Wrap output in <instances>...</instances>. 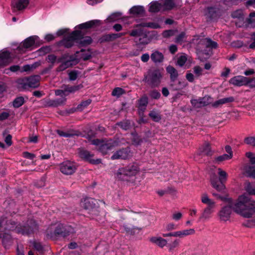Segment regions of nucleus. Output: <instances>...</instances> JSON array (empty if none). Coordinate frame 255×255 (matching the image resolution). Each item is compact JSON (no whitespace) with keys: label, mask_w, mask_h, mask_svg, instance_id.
Here are the masks:
<instances>
[{"label":"nucleus","mask_w":255,"mask_h":255,"mask_svg":"<svg viewBox=\"0 0 255 255\" xmlns=\"http://www.w3.org/2000/svg\"><path fill=\"white\" fill-rule=\"evenodd\" d=\"M218 213V216L221 221H229L231 217L232 209L237 214L247 218L255 217V201L251 200L249 197L245 194L239 196L236 202L227 203Z\"/></svg>","instance_id":"obj_1"},{"label":"nucleus","mask_w":255,"mask_h":255,"mask_svg":"<svg viewBox=\"0 0 255 255\" xmlns=\"http://www.w3.org/2000/svg\"><path fill=\"white\" fill-rule=\"evenodd\" d=\"M46 60L51 64L50 68H52L55 63H61L56 69L57 72L64 71L76 62L73 56L67 54H64L59 57H57L54 54H49L46 57Z\"/></svg>","instance_id":"obj_2"},{"label":"nucleus","mask_w":255,"mask_h":255,"mask_svg":"<svg viewBox=\"0 0 255 255\" xmlns=\"http://www.w3.org/2000/svg\"><path fill=\"white\" fill-rule=\"evenodd\" d=\"M40 77L35 75L29 77L18 79L16 81L18 88L20 90L27 89L29 88H36L39 85Z\"/></svg>","instance_id":"obj_3"},{"label":"nucleus","mask_w":255,"mask_h":255,"mask_svg":"<svg viewBox=\"0 0 255 255\" xmlns=\"http://www.w3.org/2000/svg\"><path fill=\"white\" fill-rule=\"evenodd\" d=\"M139 168L136 164L129 165L126 167L119 169L118 177L122 180H128V177L136 175L139 172Z\"/></svg>","instance_id":"obj_4"},{"label":"nucleus","mask_w":255,"mask_h":255,"mask_svg":"<svg viewBox=\"0 0 255 255\" xmlns=\"http://www.w3.org/2000/svg\"><path fill=\"white\" fill-rule=\"evenodd\" d=\"M97 201L91 198L84 199L81 203V205L88 213L91 215L92 218H94L99 214V211L96 206Z\"/></svg>","instance_id":"obj_5"},{"label":"nucleus","mask_w":255,"mask_h":255,"mask_svg":"<svg viewBox=\"0 0 255 255\" xmlns=\"http://www.w3.org/2000/svg\"><path fill=\"white\" fill-rule=\"evenodd\" d=\"M69 227H65L63 225L57 223L51 225L46 231L47 236L49 238H53L57 235H61L66 236L67 233L66 231L69 230Z\"/></svg>","instance_id":"obj_6"},{"label":"nucleus","mask_w":255,"mask_h":255,"mask_svg":"<svg viewBox=\"0 0 255 255\" xmlns=\"http://www.w3.org/2000/svg\"><path fill=\"white\" fill-rule=\"evenodd\" d=\"M218 171L220 182L217 180L216 178L213 177L211 180V184L212 186L217 191L224 192L225 190V186L223 184V182L227 179V173L221 168H218Z\"/></svg>","instance_id":"obj_7"},{"label":"nucleus","mask_w":255,"mask_h":255,"mask_svg":"<svg viewBox=\"0 0 255 255\" xmlns=\"http://www.w3.org/2000/svg\"><path fill=\"white\" fill-rule=\"evenodd\" d=\"M92 143L99 146V150L103 154H106L109 150L112 149L116 144L115 141L110 140L107 141H101L99 139H94Z\"/></svg>","instance_id":"obj_8"},{"label":"nucleus","mask_w":255,"mask_h":255,"mask_svg":"<svg viewBox=\"0 0 255 255\" xmlns=\"http://www.w3.org/2000/svg\"><path fill=\"white\" fill-rule=\"evenodd\" d=\"M81 36V31L75 30L67 38L62 41V43L66 47H71L75 42H77Z\"/></svg>","instance_id":"obj_9"},{"label":"nucleus","mask_w":255,"mask_h":255,"mask_svg":"<svg viewBox=\"0 0 255 255\" xmlns=\"http://www.w3.org/2000/svg\"><path fill=\"white\" fill-rule=\"evenodd\" d=\"M77 169L75 163L69 161H66L61 164L60 171L66 175H71L74 173Z\"/></svg>","instance_id":"obj_10"},{"label":"nucleus","mask_w":255,"mask_h":255,"mask_svg":"<svg viewBox=\"0 0 255 255\" xmlns=\"http://www.w3.org/2000/svg\"><path fill=\"white\" fill-rule=\"evenodd\" d=\"M14 58V57L10 52L2 50L0 51V67L5 66L11 63Z\"/></svg>","instance_id":"obj_11"},{"label":"nucleus","mask_w":255,"mask_h":255,"mask_svg":"<svg viewBox=\"0 0 255 255\" xmlns=\"http://www.w3.org/2000/svg\"><path fill=\"white\" fill-rule=\"evenodd\" d=\"M149 80L153 86H158L160 83L162 78V73L159 70H155L149 73Z\"/></svg>","instance_id":"obj_12"},{"label":"nucleus","mask_w":255,"mask_h":255,"mask_svg":"<svg viewBox=\"0 0 255 255\" xmlns=\"http://www.w3.org/2000/svg\"><path fill=\"white\" fill-rule=\"evenodd\" d=\"M229 83L236 86H245L248 85L249 78L242 76H236L232 78Z\"/></svg>","instance_id":"obj_13"},{"label":"nucleus","mask_w":255,"mask_h":255,"mask_svg":"<svg viewBox=\"0 0 255 255\" xmlns=\"http://www.w3.org/2000/svg\"><path fill=\"white\" fill-rule=\"evenodd\" d=\"M79 155L81 158L89 161L92 164H98L101 162V160L100 159H92L93 155L91 154L87 150H80L79 152Z\"/></svg>","instance_id":"obj_14"},{"label":"nucleus","mask_w":255,"mask_h":255,"mask_svg":"<svg viewBox=\"0 0 255 255\" xmlns=\"http://www.w3.org/2000/svg\"><path fill=\"white\" fill-rule=\"evenodd\" d=\"M242 171L244 175L255 179V163L251 162L245 165Z\"/></svg>","instance_id":"obj_15"},{"label":"nucleus","mask_w":255,"mask_h":255,"mask_svg":"<svg viewBox=\"0 0 255 255\" xmlns=\"http://www.w3.org/2000/svg\"><path fill=\"white\" fill-rule=\"evenodd\" d=\"M192 63V59L191 57H188V56L184 53H182L177 57V65L180 67H182L186 63V66L189 68Z\"/></svg>","instance_id":"obj_16"},{"label":"nucleus","mask_w":255,"mask_h":255,"mask_svg":"<svg viewBox=\"0 0 255 255\" xmlns=\"http://www.w3.org/2000/svg\"><path fill=\"white\" fill-rule=\"evenodd\" d=\"M148 104V98L146 96H143L138 100V114L141 118L140 121L143 123H145L143 119V113L145 110L147 105Z\"/></svg>","instance_id":"obj_17"},{"label":"nucleus","mask_w":255,"mask_h":255,"mask_svg":"<svg viewBox=\"0 0 255 255\" xmlns=\"http://www.w3.org/2000/svg\"><path fill=\"white\" fill-rule=\"evenodd\" d=\"M201 202L206 205V208L215 209L216 206V202L210 198L206 193H204L201 195Z\"/></svg>","instance_id":"obj_18"},{"label":"nucleus","mask_w":255,"mask_h":255,"mask_svg":"<svg viewBox=\"0 0 255 255\" xmlns=\"http://www.w3.org/2000/svg\"><path fill=\"white\" fill-rule=\"evenodd\" d=\"M29 2V0H13L11 4L14 10H21L25 9Z\"/></svg>","instance_id":"obj_19"},{"label":"nucleus","mask_w":255,"mask_h":255,"mask_svg":"<svg viewBox=\"0 0 255 255\" xmlns=\"http://www.w3.org/2000/svg\"><path fill=\"white\" fill-rule=\"evenodd\" d=\"M225 150L227 152V153L224 154L222 155L219 156L217 157H216L215 160L217 162H220L223 161L228 160L231 159L233 157V152L230 146H226Z\"/></svg>","instance_id":"obj_20"},{"label":"nucleus","mask_w":255,"mask_h":255,"mask_svg":"<svg viewBox=\"0 0 255 255\" xmlns=\"http://www.w3.org/2000/svg\"><path fill=\"white\" fill-rule=\"evenodd\" d=\"M130 151L128 149H123L115 153L111 157L112 159H126L130 156Z\"/></svg>","instance_id":"obj_21"},{"label":"nucleus","mask_w":255,"mask_h":255,"mask_svg":"<svg viewBox=\"0 0 255 255\" xmlns=\"http://www.w3.org/2000/svg\"><path fill=\"white\" fill-rule=\"evenodd\" d=\"M187 86V84L182 81H177L175 79L171 80L170 84V88L174 91H177L181 90Z\"/></svg>","instance_id":"obj_22"},{"label":"nucleus","mask_w":255,"mask_h":255,"mask_svg":"<svg viewBox=\"0 0 255 255\" xmlns=\"http://www.w3.org/2000/svg\"><path fill=\"white\" fill-rule=\"evenodd\" d=\"M149 241L160 248H163L167 245V241L160 237H152Z\"/></svg>","instance_id":"obj_23"},{"label":"nucleus","mask_w":255,"mask_h":255,"mask_svg":"<svg viewBox=\"0 0 255 255\" xmlns=\"http://www.w3.org/2000/svg\"><path fill=\"white\" fill-rule=\"evenodd\" d=\"M192 105L196 108H201L207 105L209 102L207 101L206 98L202 99H194L191 101Z\"/></svg>","instance_id":"obj_24"},{"label":"nucleus","mask_w":255,"mask_h":255,"mask_svg":"<svg viewBox=\"0 0 255 255\" xmlns=\"http://www.w3.org/2000/svg\"><path fill=\"white\" fill-rule=\"evenodd\" d=\"M215 209L205 208L200 217V220L206 221L211 217L212 214L214 212Z\"/></svg>","instance_id":"obj_25"},{"label":"nucleus","mask_w":255,"mask_h":255,"mask_svg":"<svg viewBox=\"0 0 255 255\" xmlns=\"http://www.w3.org/2000/svg\"><path fill=\"white\" fill-rule=\"evenodd\" d=\"M9 229L10 230H15L17 233L22 234H29L33 232V229L29 226H23L22 229H21V227L18 226H16L15 229L12 227H9Z\"/></svg>","instance_id":"obj_26"},{"label":"nucleus","mask_w":255,"mask_h":255,"mask_svg":"<svg viewBox=\"0 0 255 255\" xmlns=\"http://www.w3.org/2000/svg\"><path fill=\"white\" fill-rule=\"evenodd\" d=\"M175 237H179L180 238H184V237L193 235L195 233V230L193 229H190L187 230H183L176 231Z\"/></svg>","instance_id":"obj_27"},{"label":"nucleus","mask_w":255,"mask_h":255,"mask_svg":"<svg viewBox=\"0 0 255 255\" xmlns=\"http://www.w3.org/2000/svg\"><path fill=\"white\" fill-rule=\"evenodd\" d=\"M162 10H170L175 6L173 0H161Z\"/></svg>","instance_id":"obj_28"},{"label":"nucleus","mask_w":255,"mask_h":255,"mask_svg":"<svg viewBox=\"0 0 255 255\" xmlns=\"http://www.w3.org/2000/svg\"><path fill=\"white\" fill-rule=\"evenodd\" d=\"M100 23V21L99 20H93L85 23L79 24L77 27L81 29H87L93 27L95 25L99 24Z\"/></svg>","instance_id":"obj_29"},{"label":"nucleus","mask_w":255,"mask_h":255,"mask_svg":"<svg viewBox=\"0 0 255 255\" xmlns=\"http://www.w3.org/2000/svg\"><path fill=\"white\" fill-rule=\"evenodd\" d=\"M162 10L161 3L158 1H153L149 4V11L151 12H156Z\"/></svg>","instance_id":"obj_30"},{"label":"nucleus","mask_w":255,"mask_h":255,"mask_svg":"<svg viewBox=\"0 0 255 255\" xmlns=\"http://www.w3.org/2000/svg\"><path fill=\"white\" fill-rule=\"evenodd\" d=\"M151 59L155 63L161 62L163 59V55L161 52L156 51L151 54Z\"/></svg>","instance_id":"obj_31"},{"label":"nucleus","mask_w":255,"mask_h":255,"mask_svg":"<svg viewBox=\"0 0 255 255\" xmlns=\"http://www.w3.org/2000/svg\"><path fill=\"white\" fill-rule=\"evenodd\" d=\"M129 12L134 15H142L144 13V10L143 6H134L129 9Z\"/></svg>","instance_id":"obj_32"},{"label":"nucleus","mask_w":255,"mask_h":255,"mask_svg":"<svg viewBox=\"0 0 255 255\" xmlns=\"http://www.w3.org/2000/svg\"><path fill=\"white\" fill-rule=\"evenodd\" d=\"M234 101V98L232 97H230L228 98H225L221 99H220L217 101H216L213 104V106L215 107H217L218 106L220 105H223L224 104H226L227 103H231Z\"/></svg>","instance_id":"obj_33"},{"label":"nucleus","mask_w":255,"mask_h":255,"mask_svg":"<svg viewBox=\"0 0 255 255\" xmlns=\"http://www.w3.org/2000/svg\"><path fill=\"white\" fill-rule=\"evenodd\" d=\"M166 71L170 75L171 80L176 79L178 77L177 70L172 66H169L166 68Z\"/></svg>","instance_id":"obj_34"},{"label":"nucleus","mask_w":255,"mask_h":255,"mask_svg":"<svg viewBox=\"0 0 255 255\" xmlns=\"http://www.w3.org/2000/svg\"><path fill=\"white\" fill-rule=\"evenodd\" d=\"M35 39L34 37L31 36L26 39L23 42V46L26 48H30L34 45Z\"/></svg>","instance_id":"obj_35"},{"label":"nucleus","mask_w":255,"mask_h":255,"mask_svg":"<svg viewBox=\"0 0 255 255\" xmlns=\"http://www.w3.org/2000/svg\"><path fill=\"white\" fill-rule=\"evenodd\" d=\"M75 91V88L72 87H66L64 91L61 90H57L55 91V94L57 96H61L66 95L65 93L66 92H72Z\"/></svg>","instance_id":"obj_36"},{"label":"nucleus","mask_w":255,"mask_h":255,"mask_svg":"<svg viewBox=\"0 0 255 255\" xmlns=\"http://www.w3.org/2000/svg\"><path fill=\"white\" fill-rule=\"evenodd\" d=\"M202 43L205 45L207 47L209 48H215L217 46V43L214 41H212L210 39H204L202 41Z\"/></svg>","instance_id":"obj_37"},{"label":"nucleus","mask_w":255,"mask_h":255,"mask_svg":"<svg viewBox=\"0 0 255 255\" xmlns=\"http://www.w3.org/2000/svg\"><path fill=\"white\" fill-rule=\"evenodd\" d=\"M149 116L156 122H159L161 120V117L159 113L154 110H153L149 113Z\"/></svg>","instance_id":"obj_38"},{"label":"nucleus","mask_w":255,"mask_h":255,"mask_svg":"<svg viewBox=\"0 0 255 255\" xmlns=\"http://www.w3.org/2000/svg\"><path fill=\"white\" fill-rule=\"evenodd\" d=\"M200 151L202 153L204 154L210 155L211 151L209 143L208 142L205 143L203 146L200 148Z\"/></svg>","instance_id":"obj_39"},{"label":"nucleus","mask_w":255,"mask_h":255,"mask_svg":"<svg viewBox=\"0 0 255 255\" xmlns=\"http://www.w3.org/2000/svg\"><path fill=\"white\" fill-rule=\"evenodd\" d=\"M82 35L83 33L81 31V37L79 39V40H80V43L83 45H86L90 44L92 42L91 38L89 36L82 37Z\"/></svg>","instance_id":"obj_40"},{"label":"nucleus","mask_w":255,"mask_h":255,"mask_svg":"<svg viewBox=\"0 0 255 255\" xmlns=\"http://www.w3.org/2000/svg\"><path fill=\"white\" fill-rule=\"evenodd\" d=\"M245 188L246 191L249 194L255 195V186L254 187L250 183H248L246 184Z\"/></svg>","instance_id":"obj_41"},{"label":"nucleus","mask_w":255,"mask_h":255,"mask_svg":"<svg viewBox=\"0 0 255 255\" xmlns=\"http://www.w3.org/2000/svg\"><path fill=\"white\" fill-rule=\"evenodd\" d=\"M24 103V99L22 97L16 98L13 102V105L15 108H19Z\"/></svg>","instance_id":"obj_42"},{"label":"nucleus","mask_w":255,"mask_h":255,"mask_svg":"<svg viewBox=\"0 0 255 255\" xmlns=\"http://www.w3.org/2000/svg\"><path fill=\"white\" fill-rule=\"evenodd\" d=\"M40 65V62H36L31 65H26L23 66L22 71H28L32 69H35Z\"/></svg>","instance_id":"obj_43"},{"label":"nucleus","mask_w":255,"mask_h":255,"mask_svg":"<svg viewBox=\"0 0 255 255\" xmlns=\"http://www.w3.org/2000/svg\"><path fill=\"white\" fill-rule=\"evenodd\" d=\"M125 93L124 90L120 87L115 88L112 93L113 96H116L117 97H120Z\"/></svg>","instance_id":"obj_44"},{"label":"nucleus","mask_w":255,"mask_h":255,"mask_svg":"<svg viewBox=\"0 0 255 255\" xmlns=\"http://www.w3.org/2000/svg\"><path fill=\"white\" fill-rule=\"evenodd\" d=\"M91 103V100H87L86 101L81 102L77 107V109L80 111H82L89 106Z\"/></svg>","instance_id":"obj_45"},{"label":"nucleus","mask_w":255,"mask_h":255,"mask_svg":"<svg viewBox=\"0 0 255 255\" xmlns=\"http://www.w3.org/2000/svg\"><path fill=\"white\" fill-rule=\"evenodd\" d=\"M143 27H148L151 28H158L160 27L159 24L156 22H151L142 24Z\"/></svg>","instance_id":"obj_46"},{"label":"nucleus","mask_w":255,"mask_h":255,"mask_svg":"<svg viewBox=\"0 0 255 255\" xmlns=\"http://www.w3.org/2000/svg\"><path fill=\"white\" fill-rule=\"evenodd\" d=\"M125 33H119V34H109L106 36H105V40H111L113 39H116L117 38H119L123 35H124Z\"/></svg>","instance_id":"obj_47"},{"label":"nucleus","mask_w":255,"mask_h":255,"mask_svg":"<svg viewBox=\"0 0 255 255\" xmlns=\"http://www.w3.org/2000/svg\"><path fill=\"white\" fill-rule=\"evenodd\" d=\"M121 16V13L120 12L114 13L109 17L108 20L109 21H114L119 19L120 18Z\"/></svg>","instance_id":"obj_48"},{"label":"nucleus","mask_w":255,"mask_h":255,"mask_svg":"<svg viewBox=\"0 0 255 255\" xmlns=\"http://www.w3.org/2000/svg\"><path fill=\"white\" fill-rule=\"evenodd\" d=\"M142 34V30L140 27L135 28L132 30L130 35L132 36H138Z\"/></svg>","instance_id":"obj_49"},{"label":"nucleus","mask_w":255,"mask_h":255,"mask_svg":"<svg viewBox=\"0 0 255 255\" xmlns=\"http://www.w3.org/2000/svg\"><path fill=\"white\" fill-rule=\"evenodd\" d=\"M179 244V241L177 239L174 240L173 242L168 245V247L169 250H172L173 249L177 247Z\"/></svg>","instance_id":"obj_50"},{"label":"nucleus","mask_w":255,"mask_h":255,"mask_svg":"<svg viewBox=\"0 0 255 255\" xmlns=\"http://www.w3.org/2000/svg\"><path fill=\"white\" fill-rule=\"evenodd\" d=\"M57 133L61 136L64 137H70L75 135L74 133L69 132H64L62 130H57Z\"/></svg>","instance_id":"obj_51"},{"label":"nucleus","mask_w":255,"mask_h":255,"mask_svg":"<svg viewBox=\"0 0 255 255\" xmlns=\"http://www.w3.org/2000/svg\"><path fill=\"white\" fill-rule=\"evenodd\" d=\"M213 195L215 197H216L217 198L220 199L222 201H225L227 203H232V199L229 197H223L217 194L213 193Z\"/></svg>","instance_id":"obj_52"},{"label":"nucleus","mask_w":255,"mask_h":255,"mask_svg":"<svg viewBox=\"0 0 255 255\" xmlns=\"http://www.w3.org/2000/svg\"><path fill=\"white\" fill-rule=\"evenodd\" d=\"M81 52H82L81 58L84 60H88L91 57V53L89 51L85 52L84 51L81 50Z\"/></svg>","instance_id":"obj_53"},{"label":"nucleus","mask_w":255,"mask_h":255,"mask_svg":"<svg viewBox=\"0 0 255 255\" xmlns=\"http://www.w3.org/2000/svg\"><path fill=\"white\" fill-rule=\"evenodd\" d=\"M193 71L195 75L199 77L202 75V69L199 66H196L193 68Z\"/></svg>","instance_id":"obj_54"},{"label":"nucleus","mask_w":255,"mask_h":255,"mask_svg":"<svg viewBox=\"0 0 255 255\" xmlns=\"http://www.w3.org/2000/svg\"><path fill=\"white\" fill-rule=\"evenodd\" d=\"M32 247L37 251L42 252L43 248L39 243L34 241L32 243Z\"/></svg>","instance_id":"obj_55"},{"label":"nucleus","mask_w":255,"mask_h":255,"mask_svg":"<svg viewBox=\"0 0 255 255\" xmlns=\"http://www.w3.org/2000/svg\"><path fill=\"white\" fill-rule=\"evenodd\" d=\"M185 38V34L184 33L182 32L179 34L176 38L175 42L177 43H181L183 41Z\"/></svg>","instance_id":"obj_56"},{"label":"nucleus","mask_w":255,"mask_h":255,"mask_svg":"<svg viewBox=\"0 0 255 255\" xmlns=\"http://www.w3.org/2000/svg\"><path fill=\"white\" fill-rule=\"evenodd\" d=\"M255 141V137H248L245 138V142L248 144L252 145H254Z\"/></svg>","instance_id":"obj_57"},{"label":"nucleus","mask_w":255,"mask_h":255,"mask_svg":"<svg viewBox=\"0 0 255 255\" xmlns=\"http://www.w3.org/2000/svg\"><path fill=\"white\" fill-rule=\"evenodd\" d=\"M182 217V214L180 212L174 213L172 215V219L175 221L179 220L180 219H181Z\"/></svg>","instance_id":"obj_58"},{"label":"nucleus","mask_w":255,"mask_h":255,"mask_svg":"<svg viewBox=\"0 0 255 255\" xmlns=\"http://www.w3.org/2000/svg\"><path fill=\"white\" fill-rule=\"evenodd\" d=\"M150 96L151 98L155 99H159L160 97V94L157 91L153 90L151 92Z\"/></svg>","instance_id":"obj_59"},{"label":"nucleus","mask_w":255,"mask_h":255,"mask_svg":"<svg viewBox=\"0 0 255 255\" xmlns=\"http://www.w3.org/2000/svg\"><path fill=\"white\" fill-rule=\"evenodd\" d=\"M177 226L173 223H169L166 226V230L168 231L176 230Z\"/></svg>","instance_id":"obj_60"},{"label":"nucleus","mask_w":255,"mask_h":255,"mask_svg":"<svg viewBox=\"0 0 255 255\" xmlns=\"http://www.w3.org/2000/svg\"><path fill=\"white\" fill-rule=\"evenodd\" d=\"M9 116V113L7 112H3L0 114V121L6 120Z\"/></svg>","instance_id":"obj_61"},{"label":"nucleus","mask_w":255,"mask_h":255,"mask_svg":"<svg viewBox=\"0 0 255 255\" xmlns=\"http://www.w3.org/2000/svg\"><path fill=\"white\" fill-rule=\"evenodd\" d=\"M186 79L190 82H193L194 80V76L191 73H187L186 75Z\"/></svg>","instance_id":"obj_62"},{"label":"nucleus","mask_w":255,"mask_h":255,"mask_svg":"<svg viewBox=\"0 0 255 255\" xmlns=\"http://www.w3.org/2000/svg\"><path fill=\"white\" fill-rule=\"evenodd\" d=\"M246 156L250 159V161L252 163H255V156L251 152H247Z\"/></svg>","instance_id":"obj_63"},{"label":"nucleus","mask_w":255,"mask_h":255,"mask_svg":"<svg viewBox=\"0 0 255 255\" xmlns=\"http://www.w3.org/2000/svg\"><path fill=\"white\" fill-rule=\"evenodd\" d=\"M250 88H255V77L249 79V84Z\"/></svg>","instance_id":"obj_64"}]
</instances>
